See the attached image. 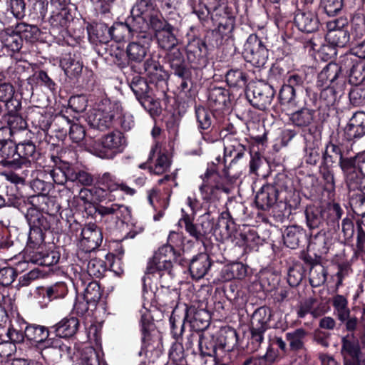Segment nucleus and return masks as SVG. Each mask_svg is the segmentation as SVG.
<instances>
[{"mask_svg":"<svg viewBox=\"0 0 365 365\" xmlns=\"http://www.w3.org/2000/svg\"><path fill=\"white\" fill-rule=\"evenodd\" d=\"M95 211L102 219H107L109 217L113 216L118 219L125 211H128V208L123 205L117 203H112L107 205L98 204L95 207Z\"/></svg>","mask_w":365,"mask_h":365,"instance_id":"4c0bfd02","label":"nucleus"},{"mask_svg":"<svg viewBox=\"0 0 365 365\" xmlns=\"http://www.w3.org/2000/svg\"><path fill=\"white\" fill-rule=\"evenodd\" d=\"M182 217L179 220V224L184 226L186 232L190 237L194 238L196 241H202V237L199 230V226L193 223L195 217H191L190 214L185 212L183 209L181 210Z\"/></svg>","mask_w":365,"mask_h":365,"instance_id":"79ce46f5","label":"nucleus"},{"mask_svg":"<svg viewBox=\"0 0 365 365\" xmlns=\"http://www.w3.org/2000/svg\"><path fill=\"white\" fill-rule=\"evenodd\" d=\"M51 333V329H48L43 326L37 324H29L26 327L24 334L26 338L29 341H34L42 345L44 341L47 340Z\"/></svg>","mask_w":365,"mask_h":365,"instance_id":"f704fd0d","label":"nucleus"},{"mask_svg":"<svg viewBox=\"0 0 365 365\" xmlns=\"http://www.w3.org/2000/svg\"><path fill=\"white\" fill-rule=\"evenodd\" d=\"M308 332L303 328H298L285 334L289 350L294 354L304 353L307 351L305 343Z\"/></svg>","mask_w":365,"mask_h":365,"instance_id":"6ab92c4d","label":"nucleus"},{"mask_svg":"<svg viewBox=\"0 0 365 365\" xmlns=\"http://www.w3.org/2000/svg\"><path fill=\"white\" fill-rule=\"evenodd\" d=\"M246 96L254 107L263 110L271 104L274 90L264 81L252 82L247 86Z\"/></svg>","mask_w":365,"mask_h":365,"instance_id":"6e6552de","label":"nucleus"},{"mask_svg":"<svg viewBox=\"0 0 365 365\" xmlns=\"http://www.w3.org/2000/svg\"><path fill=\"white\" fill-rule=\"evenodd\" d=\"M8 9L17 19H22L25 16L26 4L24 0H8Z\"/></svg>","mask_w":365,"mask_h":365,"instance_id":"338daca9","label":"nucleus"},{"mask_svg":"<svg viewBox=\"0 0 365 365\" xmlns=\"http://www.w3.org/2000/svg\"><path fill=\"white\" fill-rule=\"evenodd\" d=\"M278 192L272 185H264L257 192L255 196V203L262 210H269L275 204L277 200Z\"/></svg>","mask_w":365,"mask_h":365,"instance_id":"4be33fe9","label":"nucleus"},{"mask_svg":"<svg viewBox=\"0 0 365 365\" xmlns=\"http://www.w3.org/2000/svg\"><path fill=\"white\" fill-rule=\"evenodd\" d=\"M353 212L359 216H361L365 222V196L364 195H357L352 198L350 202Z\"/></svg>","mask_w":365,"mask_h":365,"instance_id":"774afa93","label":"nucleus"},{"mask_svg":"<svg viewBox=\"0 0 365 365\" xmlns=\"http://www.w3.org/2000/svg\"><path fill=\"white\" fill-rule=\"evenodd\" d=\"M305 7L297 11L294 16V24L298 29L302 32L312 33L319 27V19L315 13L317 6L314 0H304Z\"/></svg>","mask_w":365,"mask_h":365,"instance_id":"1a4fd4ad","label":"nucleus"},{"mask_svg":"<svg viewBox=\"0 0 365 365\" xmlns=\"http://www.w3.org/2000/svg\"><path fill=\"white\" fill-rule=\"evenodd\" d=\"M130 87L138 101L144 99L143 103H152V99L147 96L148 85L146 81L138 75L133 77Z\"/></svg>","mask_w":365,"mask_h":365,"instance_id":"58836bf2","label":"nucleus"},{"mask_svg":"<svg viewBox=\"0 0 365 365\" xmlns=\"http://www.w3.org/2000/svg\"><path fill=\"white\" fill-rule=\"evenodd\" d=\"M125 146L126 139L118 130L110 132L98 140L91 138L86 141V150L102 159H113L124 150Z\"/></svg>","mask_w":365,"mask_h":365,"instance_id":"f03ea898","label":"nucleus"},{"mask_svg":"<svg viewBox=\"0 0 365 365\" xmlns=\"http://www.w3.org/2000/svg\"><path fill=\"white\" fill-rule=\"evenodd\" d=\"M72 170L66 164L63 167H55L48 170V175L56 184L63 185L72 177Z\"/></svg>","mask_w":365,"mask_h":365,"instance_id":"8fccbe9b","label":"nucleus"},{"mask_svg":"<svg viewBox=\"0 0 365 365\" xmlns=\"http://www.w3.org/2000/svg\"><path fill=\"white\" fill-rule=\"evenodd\" d=\"M81 365H107L99 354L92 347L86 349L81 357Z\"/></svg>","mask_w":365,"mask_h":365,"instance_id":"bf43d9fd","label":"nucleus"},{"mask_svg":"<svg viewBox=\"0 0 365 365\" xmlns=\"http://www.w3.org/2000/svg\"><path fill=\"white\" fill-rule=\"evenodd\" d=\"M14 88L9 83H0V101L5 103L6 107L9 109V103L14 102Z\"/></svg>","mask_w":365,"mask_h":365,"instance_id":"69168bd1","label":"nucleus"},{"mask_svg":"<svg viewBox=\"0 0 365 365\" xmlns=\"http://www.w3.org/2000/svg\"><path fill=\"white\" fill-rule=\"evenodd\" d=\"M342 153L340 148L333 143L327 145L326 150L323 154V159L326 164H331L337 160L341 159Z\"/></svg>","mask_w":365,"mask_h":365,"instance_id":"0e129e2a","label":"nucleus"},{"mask_svg":"<svg viewBox=\"0 0 365 365\" xmlns=\"http://www.w3.org/2000/svg\"><path fill=\"white\" fill-rule=\"evenodd\" d=\"M46 247L42 243H35L29 240L25 248V257L28 262L40 265L46 253Z\"/></svg>","mask_w":365,"mask_h":365,"instance_id":"72a5a7b5","label":"nucleus"},{"mask_svg":"<svg viewBox=\"0 0 365 365\" xmlns=\"http://www.w3.org/2000/svg\"><path fill=\"white\" fill-rule=\"evenodd\" d=\"M304 230L298 225L287 227L283 234L284 243L287 247L296 249L300 242L305 239Z\"/></svg>","mask_w":365,"mask_h":365,"instance_id":"cd10ccee","label":"nucleus"},{"mask_svg":"<svg viewBox=\"0 0 365 365\" xmlns=\"http://www.w3.org/2000/svg\"><path fill=\"white\" fill-rule=\"evenodd\" d=\"M242 56L247 62L255 67L260 68L267 63L268 49L256 34H252L244 44Z\"/></svg>","mask_w":365,"mask_h":365,"instance_id":"0eeeda50","label":"nucleus"},{"mask_svg":"<svg viewBox=\"0 0 365 365\" xmlns=\"http://www.w3.org/2000/svg\"><path fill=\"white\" fill-rule=\"evenodd\" d=\"M199 349L202 355L214 357L217 356V351L221 350L219 348L217 340L213 336H201Z\"/></svg>","mask_w":365,"mask_h":365,"instance_id":"c03bdc74","label":"nucleus"},{"mask_svg":"<svg viewBox=\"0 0 365 365\" xmlns=\"http://www.w3.org/2000/svg\"><path fill=\"white\" fill-rule=\"evenodd\" d=\"M51 216L46 215L35 210L29 211L27 219L30 225L29 240H34L35 243H42L44 241L43 231L50 229L49 219Z\"/></svg>","mask_w":365,"mask_h":365,"instance_id":"9b49d317","label":"nucleus"},{"mask_svg":"<svg viewBox=\"0 0 365 365\" xmlns=\"http://www.w3.org/2000/svg\"><path fill=\"white\" fill-rule=\"evenodd\" d=\"M205 45L197 40L190 42L187 47V58L192 67H197L202 63L205 55Z\"/></svg>","mask_w":365,"mask_h":365,"instance_id":"7c9ffc66","label":"nucleus"},{"mask_svg":"<svg viewBox=\"0 0 365 365\" xmlns=\"http://www.w3.org/2000/svg\"><path fill=\"white\" fill-rule=\"evenodd\" d=\"M210 266V257L205 253H200L191 259L189 271L192 278L200 279L207 274Z\"/></svg>","mask_w":365,"mask_h":365,"instance_id":"5701e85b","label":"nucleus"},{"mask_svg":"<svg viewBox=\"0 0 365 365\" xmlns=\"http://www.w3.org/2000/svg\"><path fill=\"white\" fill-rule=\"evenodd\" d=\"M348 21L346 18L333 19L327 22V41L335 46L344 47L349 41L350 35L345 28Z\"/></svg>","mask_w":365,"mask_h":365,"instance_id":"9d476101","label":"nucleus"},{"mask_svg":"<svg viewBox=\"0 0 365 365\" xmlns=\"http://www.w3.org/2000/svg\"><path fill=\"white\" fill-rule=\"evenodd\" d=\"M202 183L199 187L202 199L207 202L218 200L221 192L229 193V187L223 182V178L215 170L207 169L201 176Z\"/></svg>","mask_w":365,"mask_h":365,"instance_id":"423d86ee","label":"nucleus"},{"mask_svg":"<svg viewBox=\"0 0 365 365\" xmlns=\"http://www.w3.org/2000/svg\"><path fill=\"white\" fill-rule=\"evenodd\" d=\"M83 297L87 302H91L93 306H96L101 297V292L98 283L96 281L89 282L85 288Z\"/></svg>","mask_w":365,"mask_h":365,"instance_id":"052dcab7","label":"nucleus"},{"mask_svg":"<svg viewBox=\"0 0 365 365\" xmlns=\"http://www.w3.org/2000/svg\"><path fill=\"white\" fill-rule=\"evenodd\" d=\"M341 67L336 63H329L318 75L317 85L322 88H329L338 78Z\"/></svg>","mask_w":365,"mask_h":365,"instance_id":"c85d7f7f","label":"nucleus"},{"mask_svg":"<svg viewBox=\"0 0 365 365\" xmlns=\"http://www.w3.org/2000/svg\"><path fill=\"white\" fill-rule=\"evenodd\" d=\"M245 147L239 140L234 139L227 143L224 148V158L232 157L231 163L240 159L245 152Z\"/></svg>","mask_w":365,"mask_h":365,"instance_id":"49530a36","label":"nucleus"},{"mask_svg":"<svg viewBox=\"0 0 365 365\" xmlns=\"http://www.w3.org/2000/svg\"><path fill=\"white\" fill-rule=\"evenodd\" d=\"M157 155L153 165H149L150 172L155 175H162L167 172L170 166L168 156L161 153L158 143H155L151 148L148 160H152Z\"/></svg>","mask_w":365,"mask_h":365,"instance_id":"aec40b11","label":"nucleus"},{"mask_svg":"<svg viewBox=\"0 0 365 365\" xmlns=\"http://www.w3.org/2000/svg\"><path fill=\"white\" fill-rule=\"evenodd\" d=\"M247 266L242 262H234L226 264L221 270V278L223 281H230L233 279H241L246 277Z\"/></svg>","mask_w":365,"mask_h":365,"instance_id":"c756f323","label":"nucleus"},{"mask_svg":"<svg viewBox=\"0 0 365 365\" xmlns=\"http://www.w3.org/2000/svg\"><path fill=\"white\" fill-rule=\"evenodd\" d=\"M86 271L93 277H101L106 271V265L103 260L98 258L91 259L87 262Z\"/></svg>","mask_w":365,"mask_h":365,"instance_id":"13d9d810","label":"nucleus"},{"mask_svg":"<svg viewBox=\"0 0 365 365\" xmlns=\"http://www.w3.org/2000/svg\"><path fill=\"white\" fill-rule=\"evenodd\" d=\"M98 183L102 185L110 192L115 191L118 189L123 191L128 195H133L135 193V190L127 186L123 183H120L115 177L109 172H106L98 178Z\"/></svg>","mask_w":365,"mask_h":365,"instance_id":"393cba45","label":"nucleus"},{"mask_svg":"<svg viewBox=\"0 0 365 365\" xmlns=\"http://www.w3.org/2000/svg\"><path fill=\"white\" fill-rule=\"evenodd\" d=\"M169 359L176 365H186L187 361L182 344L174 342L169 351Z\"/></svg>","mask_w":365,"mask_h":365,"instance_id":"680f3d73","label":"nucleus"},{"mask_svg":"<svg viewBox=\"0 0 365 365\" xmlns=\"http://www.w3.org/2000/svg\"><path fill=\"white\" fill-rule=\"evenodd\" d=\"M341 353L344 365H365L364 361H360L361 351L359 339L353 334H349L341 339Z\"/></svg>","mask_w":365,"mask_h":365,"instance_id":"ddd939ff","label":"nucleus"},{"mask_svg":"<svg viewBox=\"0 0 365 365\" xmlns=\"http://www.w3.org/2000/svg\"><path fill=\"white\" fill-rule=\"evenodd\" d=\"M344 135L348 140L365 135V113L356 112L344 128Z\"/></svg>","mask_w":365,"mask_h":365,"instance_id":"a211bd4d","label":"nucleus"},{"mask_svg":"<svg viewBox=\"0 0 365 365\" xmlns=\"http://www.w3.org/2000/svg\"><path fill=\"white\" fill-rule=\"evenodd\" d=\"M0 39L4 46L12 52L19 51L22 46L21 37L16 29H6L1 31Z\"/></svg>","mask_w":365,"mask_h":365,"instance_id":"473e14b6","label":"nucleus"},{"mask_svg":"<svg viewBox=\"0 0 365 365\" xmlns=\"http://www.w3.org/2000/svg\"><path fill=\"white\" fill-rule=\"evenodd\" d=\"M43 358L58 361L63 357L71 358V348L58 337H48L40 346Z\"/></svg>","mask_w":365,"mask_h":365,"instance_id":"f8f14e48","label":"nucleus"},{"mask_svg":"<svg viewBox=\"0 0 365 365\" xmlns=\"http://www.w3.org/2000/svg\"><path fill=\"white\" fill-rule=\"evenodd\" d=\"M155 34L160 48L169 50L177 46L178 39L173 34V27L170 24Z\"/></svg>","mask_w":365,"mask_h":365,"instance_id":"c9c22d12","label":"nucleus"},{"mask_svg":"<svg viewBox=\"0 0 365 365\" xmlns=\"http://www.w3.org/2000/svg\"><path fill=\"white\" fill-rule=\"evenodd\" d=\"M150 43L149 37L143 34L138 35L137 39L127 46L126 53L129 60L135 62L142 61L147 55Z\"/></svg>","mask_w":365,"mask_h":365,"instance_id":"dca6fc26","label":"nucleus"},{"mask_svg":"<svg viewBox=\"0 0 365 365\" xmlns=\"http://www.w3.org/2000/svg\"><path fill=\"white\" fill-rule=\"evenodd\" d=\"M226 81L230 86H242L246 83V76L240 69H231L226 74Z\"/></svg>","mask_w":365,"mask_h":365,"instance_id":"e2e57ef3","label":"nucleus"},{"mask_svg":"<svg viewBox=\"0 0 365 365\" xmlns=\"http://www.w3.org/2000/svg\"><path fill=\"white\" fill-rule=\"evenodd\" d=\"M31 118L34 126L39 129L38 133L41 130L46 137L51 125V115L47 113L36 112L31 115Z\"/></svg>","mask_w":365,"mask_h":365,"instance_id":"3c124183","label":"nucleus"},{"mask_svg":"<svg viewBox=\"0 0 365 365\" xmlns=\"http://www.w3.org/2000/svg\"><path fill=\"white\" fill-rule=\"evenodd\" d=\"M17 150L19 160L22 162V164L24 163V160H27L29 162L34 161L38 155L35 145L31 141H26L18 144Z\"/></svg>","mask_w":365,"mask_h":365,"instance_id":"603ef678","label":"nucleus"},{"mask_svg":"<svg viewBox=\"0 0 365 365\" xmlns=\"http://www.w3.org/2000/svg\"><path fill=\"white\" fill-rule=\"evenodd\" d=\"M79 327V321L74 317H65L59 322L50 327L51 333L53 332L56 336L61 339L73 336Z\"/></svg>","mask_w":365,"mask_h":365,"instance_id":"412c9836","label":"nucleus"},{"mask_svg":"<svg viewBox=\"0 0 365 365\" xmlns=\"http://www.w3.org/2000/svg\"><path fill=\"white\" fill-rule=\"evenodd\" d=\"M219 348L221 350L230 351L237 344L238 336L236 330L230 327L222 328L217 337Z\"/></svg>","mask_w":365,"mask_h":365,"instance_id":"a878e982","label":"nucleus"},{"mask_svg":"<svg viewBox=\"0 0 365 365\" xmlns=\"http://www.w3.org/2000/svg\"><path fill=\"white\" fill-rule=\"evenodd\" d=\"M272 316V311L267 307H260L252 314L249 341V346L252 351H257L263 342L264 333L270 328Z\"/></svg>","mask_w":365,"mask_h":365,"instance_id":"20e7f679","label":"nucleus"},{"mask_svg":"<svg viewBox=\"0 0 365 365\" xmlns=\"http://www.w3.org/2000/svg\"><path fill=\"white\" fill-rule=\"evenodd\" d=\"M331 303L338 319L341 322H345L350 316L347 299L343 295L336 294L332 297Z\"/></svg>","mask_w":365,"mask_h":365,"instance_id":"ea45409f","label":"nucleus"},{"mask_svg":"<svg viewBox=\"0 0 365 365\" xmlns=\"http://www.w3.org/2000/svg\"><path fill=\"white\" fill-rule=\"evenodd\" d=\"M0 157L1 164L4 166L18 168L22 164L19 160L17 145L11 140H0Z\"/></svg>","mask_w":365,"mask_h":365,"instance_id":"f3484780","label":"nucleus"},{"mask_svg":"<svg viewBox=\"0 0 365 365\" xmlns=\"http://www.w3.org/2000/svg\"><path fill=\"white\" fill-rule=\"evenodd\" d=\"M15 29L21 38H24L31 41L36 39L40 33V30L36 26L24 22L17 24Z\"/></svg>","mask_w":365,"mask_h":365,"instance_id":"5fc2aeb1","label":"nucleus"},{"mask_svg":"<svg viewBox=\"0 0 365 365\" xmlns=\"http://www.w3.org/2000/svg\"><path fill=\"white\" fill-rule=\"evenodd\" d=\"M130 13L135 18L139 34H144L149 29L155 34L170 24L163 18L157 6L150 0H140L133 6Z\"/></svg>","mask_w":365,"mask_h":365,"instance_id":"f257e3e1","label":"nucleus"},{"mask_svg":"<svg viewBox=\"0 0 365 365\" xmlns=\"http://www.w3.org/2000/svg\"><path fill=\"white\" fill-rule=\"evenodd\" d=\"M104 192V189L96 187L91 189L83 188L80 190L78 197L85 204H93L102 200L101 194Z\"/></svg>","mask_w":365,"mask_h":365,"instance_id":"864d4df0","label":"nucleus"},{"mask_svg":"<svg viewBox=\"0 0 365 365\" xmlns=\"http://www.w3.org/2000/svg\"><path fill=\"white\" fill-rule=\"evenodd\" d=\"M68 293V287L65 282H56L46 289L45 296L52 301L56 299L63 298Z\"/></svg>","mask_w":365,"mask_h":365,"instance_id":"6e6d98bb","label":"nucleus"},{"mask_svg":"<svg viewBox=\"0 0 365 365\" xmlns=\"http://www.w3.org/2000/svg\"><path fill=\"white\" fill-rule=\"evenodd\" d=\"M110 39L121 41L125 38L134 36L139 33V27L135 16L131 14L125 23L116 22L110 27Z\"/></svg>","mask_w":365,"mask_h":365,"instance_id":"2eb2a0df","label":"nucleus"},{"mask_svg":"<svg viewBox=\"0 0 365 365\" xmlns=\"http://www.w3.org/2000/svg\"><path fill=\"white\" fill-rule=\"evenodd\" d=\"M314 111L312 109L303 108L290 116L292 123L297 127L303 128L309 125L314 119Z\"/></svg>","mask_w":365,"mask_h":365,"instance_id":"37998d69","label":"nucleus"},{"mask_svg":"<svg viewBox=\"0 0 365 365\" xmlns=\"http://www.w3.org/2000/svg\"><path fill=\"white\" fill-rule=\"evenodd\" d=\"M145 72L151 83H158L164 79L165 73L159 62L150 58L144 64Z\"/></svg>","mask_w":365,"mask_h":365,"instance_id":"a19ab883","label":"nucleus"},{"mask_svg":"<svg viewBox=\"0 0 365 365\" xmlns=\"http://www.w3.org/2000/svg\"><path fill=\"white\" fill-rule=\"evenodd\" d=\"M177 258V253L173 245H164L155 253L153 259H150L145 274H158L161 277L165 272L172 275L173 262Z\"/></svg>","mask_w":365,"mask_h":365,"instance_id":"39448f33","label":"nucleus"},{"mask_svg":"<svg viewBox=\"0 0 365 365\" xmlns=\"http://www.w3.org/2000/svg\"><path fill=\"white\" fill-rule=\"evenodd\" d=\"M212 115L211 112L204 107H196L195 116L198 129L207 130L212 124Z\"/></svg>","mask_w":365,"mask_h":365,"instance_id":"4d7b16f0","label":"nucleus"},{"mask_svg":"<svg viewBox=\"0 0 365 365\" xmlns=\"http://www.w3.org/2000/svg\"><path fill=\"white\" fill-rule=\"evenodd\" d=\"M102 241L101 230L96 224H87L82 229L80 245L86 252L96 250L101 245Z\"/></svg>","mask_w":365,"mask_h":365,"instance_id":"4468645a","label":"nucleus"},{"mask_svg":"<svg viewBox=\"0 0 365 365\" xmlns=\"http://www.w3.org/2000/svg\"><path fill=\"white\" fill-rule=\"evenodd\" d=\"M235 230V222L231 219L228 212H222L214 229L215 235H220L222 240H227L231 237Z\"/></svg>","mask_w":365,"mask_h":365,"instance_id":"2f4dec72","label":"nucleus"},{"mask_svg":"<svg viewBox=\"0 0 365 365\" xmlns=\"http://www.w3.org/2000/svg\"><path fill=\"white\" fill-rule=\"evenodd\" d=\"M307 225L311 230L319 227L323 222L322 210L316 206H308L305 210Z\"/></svg>","mask_w":365,"mask_h":365,"instance_id":"de8ad7c7","label":"nucleus"},{"mask_svg":"<svg viewBox=\"0 0 365 365\" xmlns=\"http://www.w3.org/2000/svg\"><path fill=\"white\" fill-rule=\"evenodd\" d=\"M73 17L70 11L66 9H61L58 11L53 12L50 18V24L51 26L56 29H66Z\"/></svg>","mask_w":365,"mask_h":365,"instance_id":"a18cd8bd","label":"nucleus"},{"mask_svg":"<svg viewBox=\"0 0 365 365\" xmlns=\"http://www.w3.org/2000/svg\"><path fill=\"white\" fill-rule=\"evenodd\" d=\"M60 66L70 78L79 76L83 70V63L79 57L71 53L65 55L60 61Z\"/></svg>","mask_w":365,"mask_h":365,"instance_id":"b1692460","label":"nucleus"},{"mask_svg":"<svg viewBox=\"0 0 365 365\" xmlns=\"http://www.w3.org/2000/svg\"><path fill=\"white\" fill-rule=\"evenodd\" d=\"M88 33L89 39L94 43H106L110 39V28L103 23L91 26Z\"/></svg>","mask_w":365,"mask_h":365,"instance_id":"e433bc0d","label":"nucleus"},{"mask_svg":"<svg viewBox=\"0 0 365 365\" xmlns=\"http://www.w3.org/2000/svg\"><path fill=\"white\" fill-rule=\"evenodd\" d=\"M168 51L166 58L170 67L174 71V73L179 77H184L186 68L182 51L177 46Z\"/></svg>","mask_w":365,"mask_h":365,"instance_id":"bb28decb","label":"nucleus"},{"mask_svg":"<svg viewBox=\"0 0 365 365\" xmlns=\"http://www.w3.org/2000/svg\"><path fill=\"white\" fill-rule=\"evenodd\" d=\"M122 110L121 104L109 99L101 100L90 110L87 116L89 125L98 130H106L113 125L115 117Z\"/></svg>","mask_w":365,"mask_h":365,"instance_id":"7ed1b4c3","label":"nucleus"},{"mask_svg":"<svg viewBox=\"0 0 365 365\" xmlns=\"http://www.w3.org/2000/svg\"><path fill=\"white\" fill-rule=\"evenodd\" d=\"M327 269L322 264L313 265L309 271V283L312 287H317L324 284L327 277Z\"/></svg>","mask_w":365,"mask_h":365,"instance_id":"09e8293b","label":"nucleus"}]
</instances>
